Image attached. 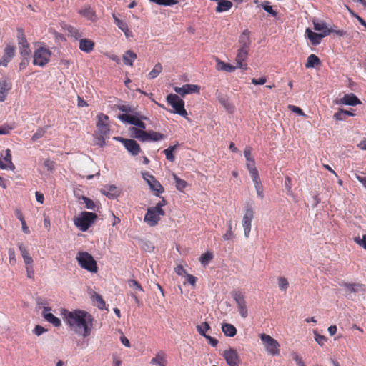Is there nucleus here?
Wrapping results in <instances>:
<instances>
[{
	"label": "nucleus",
	"instance_id": "c03bdc74",
	"mask_svg": "<svg viewBox=\"0 0 366 366\" xmlns=\"http://www.w3.org/2000/svg\"><path fill=\"white\" fill-rule=\"evenodd\" d=\"M210 329L209 325L207 322H202L197 326V332L203 337H206V332Z\"/></svg>",
	"mask_w": 366,
	"mask_h": 366
},
{
	"label": "nucleus",
	"instance_id": "774afa93",
	"mask_svg": "<svg viewBox=\"0 0 366 366\" xmlns=\"http://www.w3.org/2000/svg\"><path fill=\"white\" fill-rule=\"evenodd\" d=\"M292 355V359L295 361L296 364L298 366H305V363L302 360V357L297 352H293Z\"/></svg>",
	"mask_w": 366,
	"mask_h": 366
},
{
	"label": "nucleus",
	"instance_id": "864d4df0",
	"mask_svg": "<svg viewBox=\"0 0 366 366\" xmlns=\"http://www.w3.org/2000/svg\"><path fill=\"white\" fill-rule=\"evenodd\" d=\"M315 340L320 346H323L327 340V338L322 335H320L317 332L314 331Z\"/></svg>",
	"mask_w": 366,
	"mask_h": 366
},
{
	"label": "nucleus",
	"instance_id": "4d7b16f0",
	"mask_svg": "<svg viewBox=\"0 0 366 366\" xmlns=\"http://www.w3.org/2000/svg\"><path fill=\"white\" fill-rule=\"evenodd\" d=\"M345 109L340 108L338 111L335 112L333 115L334 119L336 121H343L345 120V116L344 115Z\"/></svg>",
	"mask_w": 366,
	"mask_h": 366
},
{
	"label": "nucleus",
	"instance_id": "9b49d317",
	"mask_svg": "<svg viewBox=\"0 0 366 366\" xmlns=\"http://www.w3.org/2000/svg\"><path fill=\"white\" fill-rule=\"evenodd\" d=\"M16 54V46L14 44H7L4 50V54L0 59V66L6 67Z\"/></svg>",
	"mask_w": 366,
	"mask_h": 366
},
{
	"label": "nucleus",
	"instance_id": "a211bd4d",
	"mask_svg": "<svg viewBox=\"0 0 366 366\" xmlns=\"http://www.w3.org/2000/svg\"><path fill=\"white\" fill-rule=\"evenodd\" d=\"M249 49H243L239 48L237 50V56L235 59L237 63V67L243 70L247 69V66L246 64H243V62L247 59L248 56Z\"/></svg>",
	"mask_w": 366,
	"mask_h": 366
},
{
	"label": "nucleus",
	"instance_id": "79ce46f5",
	"mask_svg": "<svg viewBox=\"0 0 366 366\" xmlns=\"http://www.w3.org/2000/svg\"><path fill=\"white\" fill-rule=\"evenodd\" d=\"M213 254L210 252H207L202 254L199 258V262L204 267L207 266L209 262L213 259Z\"/></svg>",
	"mask_w": 366,
	"mask_h": 366
},
{
	"label": "nucleus",
	"instance_id": "a19ab883",
	"mask_svg": "<svg viewBox=\"0 0 366 366\" xmlns=\"http://www.w3.org/2000/svg\"><path fill=\"white\" fill-rule=\"evenodd\" d=\"M162 71V66L160 63H157L152 70L148 74V77L150 79H153L159 76Z\"/></svg>",
	"mask_w": 366,
	"mask_h": 366
},
{
	"label": "nucleus",
	"instance_id": "9d476101",
	"mask_svg": "<svg viewBox=\"0 0 366 366\" xmlns=\"http://www.w3.org/2000/svg\"><path fill=\"white\" fill-rule=\"evenodd\" d=\"M254 218V211L252 204H247L245 207V214L242 219V227L246 238H248L251 231V223Z\"/></svg>",
	"mask_w": 366,
	"mask_h": 366
},
{
	"label": "nucleus",
	"instance_id": "0e129e2a",
	"mask_svg": "<svg viewBox=\"0 0 366 366\" xmlns=\"http://www.w3.org/2000/svg\"><path fill=\"white\" fill-rule=\"evenodd\" d=\"M142 247L144 250H145L148 252H152L154 249V247L153 246V244L149 241L143 242L142 244Z\"/></svg>",
	"mask_w": 366,
	"mask_h": 366
},
{
	"label": "nucleus",
	"instance_id": "6e6552de",
	"mask_svg": "<svg viewBox=\"0 0 366 366\" xmlns=\"http://www.w3.org/2000/svg\"><path fill=\"white\" fill-rule=\"evenodd\" d=\"M114 139L122 143L132 156H137L142 152L140 145L134 139L122 137H115Z\"/></svg>",
	"mask_w": 366,
	"mask_h": 366
},
{
	"label": "nucleus",
	"instance_id": "0eeeda50",
	"mask_svg": "<svg viewBox=\"0 0 366 366\" xmlns=\"http://www.w3.org/2000/svg\"><path fill=\"white\" fill-rule=\"evenodd\" d=\"M260 340L264 344L267 352L272 355H280V344L278 342L267 334H261L259 335Z\"/></svg>",
	"mask_w": 366,
	"mask_h": 366
},
{
	"label": "nucleus",
	"instance_id": "7ed1b4c3",
	"mask_svg": "<svg viewBox=\"0 0 366 366\" xmlns=\"http://www.w3.org/2000/svg\"><path fill=\"white\" fill-rule=\"evenodd\" d=\"M76 259L79 265L88 272L95 273L98 271L97 262L87 252H79Z\"/></svg>",
	"mask_w": 366,
	"mask_h": 366
},
{
	"label": "nucleus",
	"instance_id": "c9c22d12",
	"mask_svg": "<svg viewBox=\"0 0 366 366\" xmlns=\"http://www.w3.org/2000/svg\"><path fill=\"white\" fill-rule=\"evenodd\" d=\"M321 61L318 56L315 54H310L307 57V63L305 64L306 68H315L317 66L320 65Z\"/></svg>",
	"mask_w": 366,
	"mask_h": 366
},
{
	"label": "nucleus",
	"instance_id": "2eb2a0df",
	"mask_svg": "<svg viewBox=\"0 0 366 366\" xmlns=\"http://www.w3.org/2000/svg\"><path fill=\"white\" fill-rule=\"evenodd\" d=\"M174 90L182 97L189 94H199L200 86L196 84H184L182 87H174Z\"/></svg>",
	"mask_w": 366,
	"mask_h": 366
},
{
	"label": "nucleus",
	"instance_id": "603ef678",
	"mask_svg": "<svg viewBox=\"0 0 366 366\" xmlns=\"http://www.w3.org/2000/svg\"><path fill=\"white\" fill-rule=\"evenodd\" d=\"M167 204V201L164 197H162L161 200L156 204L154 208L157 209V212L161 214L162 216L165 215V212L162 209V207Z\"/></svg>",
	"mask_w": 366,
	"mask_h": 366
},
{
	"label": "nucleus",
	"instance_id": "052dcab7",
	"mask_svg": "<svg viewBox=\"0 0 366 366\" xmlns=\"http://www.w3.org/2000/svg\"><path fill=\"white\" fill-rule=\"evenodd\" d=\"M348 11L350 12V14L355 18L357 19V20L358 21V22L362 25L365 28H366V21L362 18L360 17L359 15H357L354 11H352V9H350L349 7H347Z\"/></svg>",
	"mask_w": 366,
	"mask_h": 366
},
{
	"label": "nucleus",
	"instance_id": "c85d7f7f",
	"mask_svg": "<svg viewBox=\"0 0 366 366\" xmlns=\"http://www.w3.org/2000/svg\"><path fill=\"white\" fill-rule=\"evenodd\" d=\"M216 69L218 71H224L227 72H233L235 71L237 66H232L229 63H225L220 60L219 58H216Z\"/></svg>",
	"mask_w": 366,
	"mask_h": 366
},
{
	"label": "nucleus",
	"instance_id": "bb28decb",
	"mask_svg": "<svg viewBox=\"0 0 366 366\" xmlns=\"http://www.w3.org/2000/svg\"><path fill=\"white\" fill-rule=\"evenodd\" d=\"M94 42L89 39H81L79 41V49L86 53H90L94 50Z\"/></svg>",
	"mask_w": 366,
	"mask_h": 366
},
{
	"label": "nucleus",
	"instance_id": "37998d69",
	"mask_svg": "<svg viewBox=\"0 0 366 366\" xmlns=\"http://www.w3.org/2000/svg\"><path fill=\"white\" fill-rule=\"evenodd\" d=\"M97 128L99 132V135L108 136L109 134V124H97Z\"/></svg>",
	"mask_w": 366,
	"mask_h": 366
},
{
	"label": "nucleus",
	"instance_id": "6e6d98bb",
	"mask_svg": "<svg viewBox=\"0 0 366 366\" xmlns=\"http://www.w3.org/2000/svg\"><path fill=\"white\" fill-rule=\"evenodd\" d=\"M93 299L97 302V307L99 310H102L104 308L105 302L100 295L94 293Z\"/></svg>",
	"mask_w": 366,
	"mask_h": 366
},
{
	"label": "nucleus",
	"instance_id": "a878e982",
	"mask_svg": "<svg viewBox=\"0 0 366 366\" xmlns=\"http://www.w3.org/2000/svg\"><path fill=\"white\" fill-rule=\"evenodd\" d=\"M250 31L248 29H244L241 35L239 36V44L240 45L239 48L243 49H249L250 48L251 45V40H250Z\"/></svg>",
	"mask_w": 366,
	"mask_h": 366
},
{
	"label": "nucleus",
	"instance_id": "f704fd0d",
	"mask_svg": "<svg viewBox=\"0 0 366 366\" xmlns=\"http://www.w3.org/2000/svg\"><path fill=\"white\" fill-rule=\"evenodd\" d=\"M179 144L177 143L175 145L169 146L168 148L165 149L163 151V153L164 154L166 159L173 162L175 159V156L174 154V151L178 148Z\"/></svg>",
	"mask_w": 366,
	"mask_h": 366
},
{
	"label": "nucleus",
	"instance_id": "aec40b11",
	"mask_svg": "<svg viewBox=\"0 0 366 366\" xmlns=\"http://www.w3.org/2000/svg\"><path fill=\"white\" fill-rule=\"evenodd\" d=\"M337 104L354 107L362 104V102L355 94L350 93L345 94L344 97L339 100Z\"/></svg>",
	"mask_w": 366,
	"mask_h": 366
},
{
	"label": "nucleus",
	"instance_id": "3c124183",
	"mask_svg": "<svg viewBox=\"0 0 366 366\" xmlns=\"http://www.w3.org/2000/svg\"><path fill=\"white\" fill-rule=\"evenodd\" d=\"M21 61L19 64V70H24L29 64V57L30 55H27L26 52H24V55H21Z\"/></svg>",
	"mask_w": 366,
	"mask_h": 366
},
{
	"label": "nucleus",
	"instance_id": "c756f323",
	"mask_svg": "<svg viewBox=\"0 0 366 366\" xmlns=\"http://www.w3.org/2000/svg\"><path fill=\"white\" fill-rule=\"evenodd\" d=\"M150 363L154 365L166 366V354L163 352H158L156 356L151 360Z\"/></svg>",
	"mask_w": 366,
	"mask_h": 366
},
{
	"label": "nucleus",
	"instance_id": "b1692460",
	"mask_svg": "<svg viewBox=\"0 0 366 366\" xmlns=\"http://www.w3.org/2000/svg\"><path fill=\"white\" fill-rule=\"evenodd\" d=\"M12 84L7 79L0 80V102H4L8 92L11 89Z\"/></svg>",
	"mask_w": 366,
	"mask_h": 366
},
{
	"label": "nucleus",
	"instance_id": "f257e3e1",
	"mask_svg": "<svg viewBox=\"0 0 366 366\" xmlns=\"http://www.w3.org/2000/svg\"><path fill=\"white\" fill-rule=\"evenodd\" d=\"M61 315L66 325L73 328L76 334L84 337L92 334L94 318L87 311L79 309L69 311L64 308L61 310Z\"/></svg>",
	"mask_w": 366,
	"mask_h": 366
},
{
	"label": "nucleus",
	"instance_id": "f03ea898",
	"mask_svg": "<svg viewBox=\"0 0 366 366\" xmlns=\"http://www.w3.org/2000/svg\"><path fill=\"white\" fill-rule=\"evenodd\" d=\"M98 216L94 212H81L74 218V224L81 232H86L95 222Z\"/></svg>",
	"mask_w": 366,
	"mask_h": 366
},
{
	"label": "nucleus",
	"instance_id": "1a4fd4ad",
	"mask_svg": "<svg viewBox=\"0 0 366 366\" xmlns=\"http://www.w3.org/2000/svg\"><path fill=\"white\" fill-rule=\"evenodd\" d=\"M232 296L237 305L239 315L242 317L246 318L248 316V310L244 294L240 291H233Z\"/></svg>",
	"mask_w": 366,
	"mask_h": 366
},
{
	"label": "nucleus",
	"instance_id": "8fccbe9b",
	"mask_svg": "<svg viewBox=\"0 0 366 366\" xmlns=\"http://www.w3.org/2000/svg\"><path fill=\"white\" fill-rule=\"evenodd\" d=\"M80 199L84 202L87 209L95 210L96 205L92 199L85 196H82Z\"/></svg>",
	"mask_w": 366,
	"mask_h": 366
},
{
	"label": "nucleus",
	"instance_id": "473e14b6",
	"mask_svg": "<svg viewBox=\"0 0 366 366\" xmlns=\"http://www.w3.org/2000/svg\"><path fill=\"white\" fill-rule=\"evenodd\" d=\"M312 23L314 29L316 31H321V33H325L326 31H330V34L333 32V29H328L326 23L323 21L313 20Z\"/></svg>",
	"mask_w": 366,
	"mask_h": 366
},
{
	"label": "nucleus",
	"instance_id": "5701e85b",
	"mask_svg": "<svg viewBox=\"0 0 366 366\" xmlns=\"http://www.w3.org/2000/svg\"><path fill=\"white\" fill-rule=\"evenodd\" d=\"M129 131L132 134V137L137 139L140 142H149V132H145L144 129H140L137 127H131Z\"/></svg>",
	"mask_w": 366,
	"mask_h": 366
},
{
	"label": "nucleus",
	"instance_id": "13d9d810",
	"mask_svg": "<svg viewBox=\"0 0 366 366\" xmlns=\"http://www.w3.org/2000/svg\"><path fill=\"white\" fill-rule=\"evenodd\" d=\"M128 285L130 287L134 288L136 290L138 291H143V288L141 286V285L135 280H128Z\"/></svg>",
	"mask_w": 366,
	"mask_h": 366
},
{
	"label": "nucleus",
	"instance_id": "a18cd8bd",
	"mask_svg": "<svg viewBox=\"0 0 366 366\" xmlns=\"http://www.w3.org/2000/svg\"><path fill=\"white\" fill-rule=\"evenodd\" d=\"M278 287L281 291L285 292L289 287V282L287 278L280 277L277 279Z\"/></svg>",
	"mask_w": 366,
	"mask_h": 366
},
{
	"label": "nucleus",
	"instance_id": "dca6fc26",
	"mask_svg": "<svg viewBox=\"0 0 366 366\" xmlns=\"http://www.w3.org/2000/svg\"><path fill=\"white\" fill-rule=\"evenodd\" d=\"M223 357L229 366L239 365V356L235 349L229 348L225 350L223 352Z\"/></svg>",
	"mask_w": 366,
	"mask_h": 366
},
{
	"label": "nucleus",
	"instance_id": "20e7f679",
	"mask_svg": "<svg viewBox=\"0 0 366 366\" xmlns=\"http://www.w3.org/2000/svg\"><path fill=\"white\" fill-rule=\"evenodd\" d=\"M167 102L174 109L173 113L183 117L187 116V112L184 108V102L178 95L174 94H168Z\"/></svg>",
	"mask_w": 366,
	"mask_h": 366
},
{
	"label": "nucleus",
	"instance_id": "39448f33",
	"mask_svg": "<svg viewBox=\"0 0 366 366\" xmlns=\"http://www.w3.org/2000/svg\"><path fill=\"white\" fill-rule=\"evenodd\" d=\"M51 56V52L49 49L43 46L39 47L34 52L33 64L44 67L49 63Z\"/></svg>",
	"mask_w": 366,
	"mask_h": 366
},
{
	"label": "nucleus",
	"instance_id": "5fc2aeb1",
	"mask_svg": "<svg viewBox=\"0 0 366 366\" xmlns=\"http://www.w3.org/2000/svg\"><path fill=\"white\" fill-rule=\"evenodd\" d=\"M46 129L43 127H39L36 132L32 135L31 140L35 142L39 139L41 138L44 134L46 133Z\"/></svg>",
	"mask_w": 366,
	"mask_h": 366
},
{
	"label": "nucleus",
	"instance_id": "2f4dec72",
	"mask_svg": "<svg viewBox=\"0 0 366 366\" xmlns=\"http://www.w3.org/2000/svg\"><path fill=\"white\" fill-rule=\"evenodd\" d=\"M136 59L137 54L131 50L126 51L122 57L124 64L128 66H132Z\"/></svg>",
	"mask_w": 366,
	"mask_h": 366
},
{
	"label": "nucleus",
	"instance_id": "338daca9",
	"mask_svg": "<svg viewBox=\"0 0 366 366\" xmlns=\"http://www.w3.org/2000/svg\"><path fill=\"white\" fill-rule=\"evenodd\" d=\"M355 242L366 250V234L362 236V239L360 237H355Z\"/></svg>",
	"mask_w": 366,
	"mask_h": 366
},
{
	"label": "nucleus",
	"instance_id": "09e8293b",
	"mask_svg": "<svg viewBox=\"0 0 366 366\" xmlns=\"http://www.w3.org/2000/svg\"><path fill=\"white\" fill-rule=\"evenodd\" d=\"M11 159H12V157H11V151L9 149H7L6 150V154L4 157V159L6 162V163L8 164L9 169L11 170H14L15 169V166L12 163Z\"/></svg>",
	"mask_w": 366,
	"mask_h": 366
},
{
	"label": "nucleus",
	"instance_id": "4c0bfd02",
	"mask_svg": "<svg viewBox=\"0 0 366 366\" xmlns=\"http://www.w3.org/2000/svg\"><path fill=\"white\" fill-rule=\"evenodd\" d=\"M66 30L69 32V34L72 38L75 39L77 41H80V39H82L83 34L81 33L79 29L76 28L72 26H67Z\"/></svg>",
	"mask_w": 366,
	"mask_h": 366
},
{
	"label": "nucleus",
	"instance_id": "393cba45",
	"mask_svg": "<svg viewBox=\"0 0 366 366\" xmlns=\"http://www.w3.org/2000/svg\"><path fill=\"white\" fill-rule=\"evenodd\" d=\"M112 17L115 24L124 33L127 38H129L133 36L132 32L129 30L128 25L125 21L119 19L114 14H112Z\"/></svg>",
	"mask_w": 366,
	"mask_h": 366
},
{
	"label": "nucleus",
	"instance_id": "72a5a7b5",
	"mask_svg": "<svg viewBox=\"0 0 366 366\" xmlns=\"http://www.w3.org/2000/svg\"><path fill=\"white\" fill-rule=\"evenodd\" d=\"M79 13L92 22H96L98 19L95 11L90 7H87L81 10Z\"/></svg>",
	"mask_w": 366,
	"mask_h": 366
},
{
	"label": "nucleus",
	"instance_id": "de8ad7c7",
	"mask_svg": "<svg viewBox=\"0 0 366 366\" xmlns=\"http://www.w3.org/2000/svg\"><path fill=\"white\" fill-rule=\"evenodd\" d=\"M117 108L119 110L125 112L126 114H134L136 112V109L134 107L129 105V104H121L117 105Z\"/></svg>",
	"mask_w": 366,
	"mask_h": 366
},
{
	"label": "nucleus",
	"instance_id": "e433bc0d",
	"mask_svg": "<svg viewBox=\"0 0 366 366\" xmlns=\"http://www.w3.org/2000/svg\"><path fill=\"white\" fill-rule=\"evenodd\" d=\"M172 176L176 184L177 189L179 192H183L184 189L187 187V182L185 180L179 178L174 173L172 174Z\"/></svg>",
	"mask_w": 366,
	"mask_h": 366
},
{
	"label": "nucleus",
	"instance_id": "680f3d73",
	"mask_svg": "<svg viewBox=\"0 0 366 366\" xmlns=\"http://www.w3.org/2000/svg\"><path fill=\"white\" fill-rule=\"evenodd\" d=\"M254 184V187L256 189L257 195L260 199H263L264 197V193H263V187L262 185L261 182H258Z\"/></svg>",
	"mask_w": 366,
	"mask_h": 366
},
{
	"label": "nucleus",
	"instance_id": "6ab92c4d",
	"mask_svg": "<svg viewBox=\"0 0 366 366\" xmlns=\"http://www.w3.org/2000/svg\"><path fill=\"white\" fill-rule=\"evenodd\" d=\"M51 307H44L41 312L42 317L49 323L52 324L54 327H59L61 325V321L59 318L54 316L50 312Z\"/></svg>",
	"mask_w": 366,
	"mask_h": 366
},
{
	"label": "nucleus",
	"instance_id": "58836bf2",
	"mask_svg": "<svg viewBox=\"0 0 366 366\" xmlns=\"http://www.w3.org/2000/svg\"><path fill=\"white\" fill-rule=\"evenodd\" d=\"M166 137V135L160 132L153 130L149 132V142H159L165 139Z\"/></svg>",
	"mask_w": 366,
	"mask_h": 366
},
{
	"label": "nucleus",
	"instance_id": "69168bd1",
	"mask_svg": "<svg viewBox=\"0 0 366 366\" xmlns=\"http://www.w3.org/2000/svg\"><path fill=\"white\" fill-rule=\"evenodd\" d=\"M97 124H107V122L109 119V117L103 113H99L97 116Z\"/></svg>",
	"mask_w": 366,
	"mask_h": 366
},
{
	"label": "nucleus",
	"instance_id": "7c9ffc66",
	"mask_svg": "<svg viewBox=\"0 0 366 366\" xmlns=\"http://www.w3.org/2000/svg\"><path fill=\"white\" fill-rule=\"evenodd\" d=\"M222 330L225 336L233 337L237 334L236 327L229 323H222Z\"/></svg>",
	"mask_w": 366,
	"mask_h": 366
},
{
	"label": "nucleus",
	"instance_id": "bf43d9fd",
	"mask_svg": "<svg viewBox=\"0 0 366 366\" xmlns=\"http://www.w3.org/2000/svg\"><path fill=\"white\" fill-rule=\"evenodd\" d=\"M250 175H251V177L252 179V181L254 182V184H256V183H258V182H261V180H260V178H259V172H258V170L257 169H253V170H250L249 171Z\"/></svg>",
	"mask_w": 366,
	"mask_h": 366
},
{
	"label": "nucleus",
	"instance_id": "f8f14e48",
	"mask_svg": "<svg viewBox=\"0 0 366 366\" xmlns=\"http://www.w3.org/2000/svg\"><path fill=\"white\" fill-rule=\"evenodd\" d=\"M144 179L148 183L150 189L155 192V195L159 197L160 194L164 192V187L161 184L155 179V177L148 172L144 174Z\"/></svg>",
	"mask_w": 366,
	"mask_h": 366
},
{
	"label": "nucleus",
	"instance_id": "412c9836",
	"mask_svg": "<svg viewBox=\"0 0 366 366\" xmlns=\"http://www.w3.org/2000/svg\"><path fill=\"white\" fill-rule=\"evenodd\" d=\"M218 102L229 114H232L234 112L235 107L232 103L230 102L228 97L221 93L217 95Z\"/></svg>",
	"mask_w": 366,
	"mask_h": 366
},
{
	"label": "nucleus",
	"instance_id": "cd10ccee",
	"mask_svg": "<svg viewBox=\"0 0 366 366\" xmlns=\"http://www.w3.org/2000/svg\"><path fill=\"white\" fill-rule=\"evenodd\" d=\"M217 2V6L216 7V11L218 13H222L229 11L233 6V4L229 0H214Z\"/></svg>",
	"mask_w": 366,
	"mask_h": 366
},
{
	"label": "nucleus",
	"instance_id": "f3484780",
	"mask_svg": "<svg viewBox=\"0 0 366 366\" xmlns=\"http://www.w3.org/2000/svg\"><path fill=\"white\" fill-rule=\"evenodd\" d=\"M330 31H326L325 33H316L313 32L310 29L307 28L306 29L305 33L308 39H310L311 44L314 46L318 45L320 44L322 39L330 35Z\"/></svg>",
	"mask_w": 366,
	"mask_h": 366
},
{
	"label": "nucleus",
	"instance_id": "49530a36",
	"mask_svg": "<svg viewBox=\"0 0 366 366\" xmlns=\"http://www.w3.org/2000/svg\"><path fill=\"white\" fill-rule=\"evenodd\" d=\"M151 2L155 3L161 6H173L178 3L177 0H149Z\"/></svg>",
	"mask_w": 366,
	"mask_h": 366
},
{
	"label": "nucleus",
	"instance_id": "ea45409f",
	"mask_svg": "<svg viewBox=\"0 0 366 366\" xmlns=\"http://www.w3.org/2000/svg\"><path fill=\"white\" fill-rule=\"evenodd\" d=\"M261 7L272 16L276 17L277 16V11L274 10L272 6H270V2L264 1L260 4Z\"/></svg>",
	"mask_w": 366,
	"mask_h": 366
},
{
	"label": "nucleus",
	"instance_id": "e2e57ef3",
	"mask_svg": "<svg viewBox=\"0 0 366 366\" xmlns=\"http://www.w3.org/2000/svg\"><path fill=\"white\" fill-rule=\"evenodd\" d=\"M12 129L13 127L8 124L1 125L0 126V135L8 134Z\"/></svg>",
	"mask_w": 366,
	"mask_h": 366
},
{
	"label": "nucleus",
	"instance_id": "4468645a",
	"mask_svg": "<svg viewBox=\"0 0 366 366\" xmlns=\"http://www.w3.org/2000/svg\"><path fill=\"white\" fill-rule=\"evenodd\" d=\"M161 214L157 212L154 207H149L144 215V221L150 227L156 226L160 220Z\"/></svg>",
	"mask_w": 366,
	"mask_h": 366
},
{
	"label": "nucleus",
	"instance_id": "ddd939ff",
	"mask_svg": "<svg viewBox=\"0 0 366 366\" xmlns=\"http://www.w3.org/2000/svg\"><path fill=\"white\" fill-rule=\"evenodd\" d=\"M17 40L20 46V55H24V52L27 55H31L29 44L27 42L24 30L21 28L17 29Z\"/></svg>",
	"mask_w": 366,
	"mask_h": 366
},
{
	"label": "nucleus",
	"instance_id": "423d86ee",
	"mask_svg": "<svg viewBox=\"0 0 366 366\" xmlns=\"http://www.w3.org/2000/svg\"><path fill=\"white\" fill-rule=\"evenodd\" d=\"M119 119L123 122H126L131 125H134L140 129H145L146 124L142 119H147V117L140 115L139 113L135 112L133 114H122L118 116Z\"/></svg>",
	"mask_w": 366,
	"mask_h": 366
},
{
	"label": "nucleus",
	"instance_id": "4be33fe9",
	"mask_svg": "<svg viewBox=\"0 0 366 366\" xmlns=\"http://www.w3.org/2000/svg\"><path fill=\"white\" fill-rule=\"evenodd\" d=\"M101 192L111 199H116L119 195V191L117 189V187L113 184L104 186V187L101 189Z\"/></svg>",
	"mask_w": 366,
	"mask_h": 366
}]
</instances>
